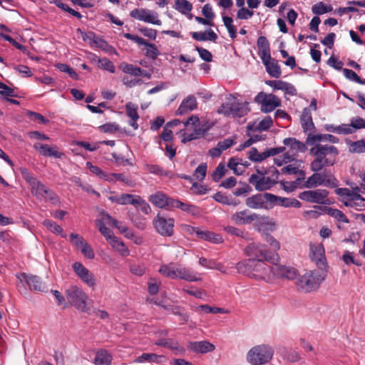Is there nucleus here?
<instances>
[{"label": "nucleus", "instance_id": "nucleus-26", "mask_svg": "<svg viewBox=\"0 0 365 365\" xmlns=\"http://www.w3.org/2000/svg\"><path fill=\"white\" fill-rule=\"evenodd\" d=\"M262 61L265 66L267 72L271 77L278 78L281 76L282 71L277 60L269 56V58H264Z\"/></svg>", "mask_w": 365, "mask_h": 365}, {"label": "nucleus", "instance_id": "nucleus-23", "mask_svg": "<svg viewBox=\"0 0 365 365\" xmlns=\"http://www.w3.org/2000/svg\"><path fill=\"white\" fill-rule=\"evenodd\" d=\"M148 200L155 207L159 208L171 207L172 201L174 199L168 197L163 192H157L148 197Z\"/></svg>", "mask_w": 365, "mask_h": 365}, {"label": "nucleus", "instance_id": "nucleus-4", "mask_svg": "<svg viewBox=\"0 0 365 365\" xmlns=\"http://www.w3.org/2000/svg\"><path fill=\"white\" fill-rule=\"evenodd\" d=\"M245 255L247 259L252 260H267L272 264L279 261V257L277 253H272L267 249V246L257 242L249 243L244 250Z\"/></svg>", "mask_w": 365, "mask_h": 365}, {"label": "nucleus", "instance_id": "nucleus-45", "mask_svg": "<svg viewBox=\"0 0 365 365\" xmlns=\"http://www.w3.org/2000/svg\"><path fill=\"white\" fill-rule=\"evenodd\" d=\"M321 173L324 186L333 188L338 187L339 181L330 171L324 170Z\"/></svg>", "mask_w": 365, "mask_h": 365}, {"label": "nucleus", "instance_id": "nucleus-40", "mask_svg": "<svg viewBox=\"0 0 365 365\" xmlns=\"http://www.w3.org/2000/svg\"><path fill=\"white\" fill-rule=\"evenodd\" d=\"M93 46L98 47L101 48L102 51L107 52L110 54H118L117 51L113 46L108 44V43L103 38L97 36L93 41Z\"/></svg>", "mask_w": 365, "mask_h": 365}, {"label": "nucleus", "instance_id": "nucleus-11", "mask_svg": "<svg viewBox=\"0 0 365 365\" xmlns=\"http://www.w3.org/2000/svg\"><path fill=\"white\" fill-rule=\"evenodd\" d=\"M274 198L275 195L272 193H259L247 197L245 204L252 209H267L269 207L268 204L272 205V199Z\"/></svg>", "mask_w": 365, "mask_h": 365}, {"label": "nucleus", "instance_id": "nucleus-55", "mask_svg": "<svg viewBox=\"0 0 365 365\" xmlns=\"http://www.w3.org/2000/svg\"><path fill=\"white\" fill-rule=\"evenodd\" d=\"M103 220L106 221L107 222H111L112 225L114 227H117L121 233H125L128 230V228L127 226L122 225V224L119 225L118 221L117 220L113 218L108 214H104L103 215Z\"/></svg>", "mask_w": 365, "mask_h": 365}, {"label": "nucleus", "instance_id": "nucleus-12", "mask_svg": "<svg viewBox=\"0 0 365 365\" xmlns=\"http://www.w3.org/2000/svg\"><path fill=\"white\" fill-rule=\"evenodd\" d=\"M255 102L261 104L264 113H269L281 105L279 98L273 94L259 92L255 98Z\"/></svg>", "mask_w": 365, "mask_h": 365}, {"label": "nucleus", "instance_id": "nucleus-42", "mask_svg": "<svg viewBox=\"0 0 365 365\" xmlns=\"http://www.w3.org/2000/svg\"><path fill=\"white\" fill-rule=\"evenodd\" d=\"M282 173L287 175H297V181H302L305 179V172L302 170H299L297 167L292 165H288L282 168Z\"/></svg>", "mask_w": 365, "mask_h": 365}, {"label": "nucleus", "instance_id": "nucleus-52", "mask_svg": "<svg viewBox=\"0 0 365 365\" xmlns=\"http://www.w3.org/2000/svg\"><path fill=\"white\" fill-rule=\"evenodd\" d=\"M98 66L100 68L108 71L111 73H113L115 71L114 64L107 58H98Z\"/></svg>", "mask_w": 365, "mask_h": 365}, {"label": "nucleus", "instance_id": "nucleus-2", "mask_svg": "<svg viewBox=\"0 0 365 365\" xmlns=\"http://www.w3.org/2000/svg\"><path fill=\"white\" fill-rule=\"evenodd\" d=\"M310 154L314 159L310 163V169L319 172L324 168L333 166L336 162L339 150L330 145H315L310 149Z\"/></svg>", "mask_w": 365, "mask_h": 365}, {"label": "nucleus", "instance_id": "nucleus-13", "mask_svg": "<svg viewBox=\"0 0 365 365\" xmlns=\"http://www.w3.org/2000/svg\"><path fill=\"white\" fill-rule=\"evenodd\" d=\"M334 192L337 195L341 197V201L346 207H356L359 205V203L355 202L354 201H365V198L360 194L353 192V191L349 188H336Z\"/></svg>", "mask_w": 365, "mask_h": 365}, {"label": "nucleus", "instance_id": "nucleus-3", "mask_svg": "<svg viewBox=\"0 0 365 365\" xmlns=\"http://www.w3.org/2000/svg\"><path fill=\"white\" fill-rule=\"evenodd\" d=\"M159 272L163 276L173 279H180L190 282L201 280V278L197 276L196 272L181 265L177 266L174 263L161 265Z\"/></svg>", "mask_w": 365, "mask_h": 365}, {"label": "nucleus", "instance_id": "nucleus-1", "mask_svg": "<svg viewBox=\"0 0 365 365\" xmlns=\"http://www.w3.org/2000/svg\"><path fill=\"white\" fill-rule=\"evenodd\" d=\"M265 262L267 261L244 259L237 262L235 267L240 274L268 282L272 280L273 268Z\"/></svg>", "mask_w": 365, "mask_h": 365}, {"label": "nucleus", "instance_id": "nucleus-5", "mask_svg": "<svg viewBox=\"0 0 365 365\" xmlns=\"http://www.w3.org/2000/svg\"><path fill=\"white\" fill-rule=\"evenodd\" d=\"M274 352V349L268 344L257 345L248 351L246 359L251 365H264L272 360Z\"/></svg>", "mask_w": 365, "mask_h": 365}, {"label": "nucleus", "instance_id": "nucleus-48", "mask_svg": "<svg viewBox=\"0 0 365 365\" xmlns=\"http://www.w3.org/2000/svg\"><path fill=\"white\" fill-rule=\"evenodd\" d=\"M110 245L115 248L118 252L123 256H128L129 255V250L125 247V244L120 241L118 237H113L110 240Z\"/></svg>", "mask_w": 365, "mask_h": 365}, {"label": "nucleus", "instance_id": "nucleus-53", "mask_svg": "<svg viewBox=\"0 0 365 365\" xmlns=\"http://www.w3.org/2000/svg\"><path fill=\"white\" fill-rule=\"evenodd\" d=\"M247 155L248 158L254 162H262L266 159L265 151L259 153L255 148H252L248 151Z\"/></svg>", "mask_w": 365, "mask_h": 365}, {"label": "nucleus", "instance_id": "nucleus-6", "mask_svg": "<svg viewBox=\"0 0 365 365\" xmlns=\"http://www.w3.org/2000/svg\"><path fill=\"white\" fill-rule=\"evenodd\" d=\"M25 180L31 186V192L38 200H50L53 204L59 202L58 197L51 190L48 188L43 183L40 182L36 178L28 175Z\"/></svg>", "mask_w": 365, "mask_h": 365}, {"label": "nucleus", "instance_id": "nucleus-7", "mask_svg": "<svg viewBox=\"0 0 365 365\" xmlns=\"http://www.w3.org/2000/svg\"><path fill=\"white\" fill-rule=\"evenodd\" d=\"M324 279L325 274L323 272L309 271L297 279V286L302 291L310 292L317 289Z\"/></svg>", "mask_w": 365, "mask_h": 365}, {"label": "nucleus", "instance_id": "nucleus-51", "mask_svg": "<svg viewBox=\"0 0 365 365\" xmlns=\"http://www.w3.org/2000/svg\"><path fill=\"white\" fill-rule=\"evenodd\" d=\"M175 9L183 14H187L192 9V5L187 0H175Z\"/></svg>", "mask_w": 365, "mask_h": 365}, {"label": "nucleus", "instance_id": "nucleus-9", "mask_svg": "<svg viewBox=\"0 0 365 365\" xmlns=\"http://www.w3.org/2000/svg\"><path fill=\"white\" fill-rule=\"evenodd\" d=\"M270 176H259L252 174L250 176L248 182L255 186V190L258 191H264L269 190L277 183L279 172L274 167L270 168Z\"/></svg>", "mask_w": 365, "mask_h": 365}, {"label": "nucleus", "instance_id": "nucleus-36", "mask_svg": "<svg viewBox=\"0 0 365 365\" xmlns=\"http://www.w3.org/2000/svg\"><path fill=\"white\" fill-rule=\"evenodd\" d=\"M324 128L328 132L336 133L337 134L347 135L354 132V130L350 128L348 124H341L340 125L326 124Z\"/></svg>", "mask_w": 365, "mask_h": 365}, {"label": "nucleus", "instance_id": "nucleus-21", "mask_svg": "<svg viewBox=\"0 0 365 365\" xmlns=\"http://www.w3.org/2000/svg\"><path fill=\"white\" fill-rule=\"evenodd\" d=\"M272 267L273 268L272 279H274V277H285L289 279H293L296 278L297 275V270L293 267L279 265L277 264L276 262Z\"/></svg>", "mask_w": 365, "mask_h": 365}, {"label": "nucleus", "instance_id": "nucleus-20", "mask_svg": "<svg viewBox=\"0 0 365 365\" xmlns=\"http://www.w3.org/2000/svg\"><path fill=\"white\" fill-rule=\"evenodd\" d=\"M311 259L315 262L318 267H323L326 264L325 251L324 247L320 245L310 244Z\"/></svg>", "mask_w": 365, "mask_h": 365}, {"label": "nucleus", "instance_id": "nucleus-47", "mask_svg": "<svg viewBox=\"0 0 365 365\" xmlns=\"http://www.w3.org/2000/svg\"><path fill=\"white\" fill-rule=\"evenodd\" d=\"M106 176L105 180L108 182H116L121 181L126 185H131L132 180L124 175L123 173H106Z\"/></svg>", "mask_w": 365, "mask_h": 365}, {"label": "nucleus", "instance_id": "nucleus-16", "mask_svg": "<svg viewBox=\"0 0 365 365\" xmlns=\"http://www.w3.org/2000/svg\"><path fill=\"white\" fill-rule=\"evenodd\" d=\"M283 143L289 147L291 155L289 153L284 154V161L287 163L294 159V156L299 152L302 153L307 150V146L304 143L300 142L294 138H287L283 140Z\"/></svg>", "mask_w": 365, "mask_h": 365}, {"label": "nucleus", "instance_id": "nucleus-62", "mask_svg": "<svg viewBox=\"0 0 365 365\" xmlns=\"http://www.w3.org/2000/svg\"><path fill=\"white\" fill-rule=\"evenodd\" d=\"M138 195L123 193L120 195V205H134L136 203V198Z\"/></svg>", "mask_w": 365, "mask_h": 365}, {"label": "nucleus", "instance_id": "nucleus-14", "mask_svg": "<svg viewBox=\"0 0 365 365\" xmlns=\"http://www.w3.org/2000/svg\"><path fill=\"white\" fill-rule=\"evenodd\" d=\"M130 16L139 21L155 25H161L162 24L161 21L158 19L157 12L146 9H135L130 11Z\"/></svg>", "mask_w": 365, "mask_h": 365}, {"label": "nucleus", "instance_id": "nucleus-50", "mask_svg": "<svg viewBox=\"0 0 365 365\" xmlns=\"http://www.w3.org/2000/svg\"><path fill=\"white\" fill-rule=\"evenodd\" d=\"M155 344L160 346L168 347L172 350H177L182 353L184 349L178 346V343L173 341L172 339H161L155 342Z\"/></svg>", "mask_w": 365, "mask_h": 365}, {"label": "nucleus", "instance_id": "nucleus-64", "mask_svg": "<svg viewBox=\"0 0 365 365\" xmlns=\"http://www.w3.org/2000/svg\"><path fill=\"white\" fill-rule=\"evenodd\" d=\"M349 150L352 153H364L365 152V141L364 140L352 142L350 145Z\"/></svg>", "mask_w": 365, "mask_h": 365}, {"label": "nucleus", "instance_id": "nucleus-32", "mask_svg": "<svg viewBox=\"0 0 365 365\" xmlns=\"http://www.w3.org/2000/svg\"><path fill=\"white\" fill-rule=\"evenodd\" d=\"M279 205L284 207H300L301 202L294 198L282 197L275 195L274 199H272V205Z\"/></svg>", "mask_w": 365, "mask_h": 365}, {"label": "nucleus", "instance_id": "nucleus-17", "mask_svg": "<svg viewBox=\"0 0 365 365\" xmlns=\"http://www.w3.org/2000/svg\"><path fill=\"white\" fill-rule=\"evenodd\" d=\"M16 276L21 283H26L31 290L44 292L46 288L45 284L38 276L28 275L24 272L19 273Z\"/></svg>", "mask_w": 365, "mask_h": 365}, {"label": "nucleus", "instance_id": "nucleus-43", "mask_svg": "<svg viewBox=\"0 0 365 365\" xmlns=\"http://www.w3.org/2000/svg\"><path fill=\"white\" fill-rule=\"evenodd\" d=\"M232 117H242L249 111L246 103L233 102L232 103Z\"/></svg>", "mask_w": 365, "mask_h": 365}, {"label": "nucleus", "instance_id": "nucleus-59", "mask_svg": "<svg viewBox=\"0 0 365 365\" xmlns=\"http://www.w3.org/2000/svg\"><path fill=\"white\" fill-rule=\"evenodd\" d=\"M227 169L223 163H220L212 174V180L218 182L226 173Z\"/></svg>", "mask_w": 365, "mask_h": 365}, {"label": "nucleus", "instance_id": "nucleus-18", "mask_svg": "<svg viewBox=\"0 0 365 365\" xmlns=\"http://www.w3.org/2000/svg\"><path fill=\"white\" fill-rule=\"evenodd\" d=\"M123 36L125 38L131 40L138 45L145 46L146 47L145 55L148 57L155 60L160 54L159 50L155 44L147 42L144 38L140 36H135L129 33H125L123 34Z\"/></svg>", "mask_w": 365, "mask_h": 365}, {"label": "nucleus", "instance_id": "nucleus-37", "mask_svg": "<svg viewBox=\"0 0 365 365\" xmlns=\"http://www.w3.org/2000/svg\"><path fill=\"white\" fill-rule=\"evenodd\" d=\"M197 236L200 239L209 241L211 242H214L216 244L220 243L222 242V237L218 235L215 234L212 232L208 231V230H199L197 232Z\"/></svg>", "mask_w": 365, "mask_h": 365}, {"label": "nucleus", "instance_id": "nucleus-31", "mask_svg": "<svg viewBox=\"0 0 365 365\" xmlns=\"http://www.w3.org/2000/svg\"><path fill=\"white\" fill-rule=\"evenodd\" d=\"M165 359L163 355H158L154 353H143L140 356L137 357L134 362L135 363H155L159 364L163 362Z\"/></svg>", "mask_w": 365, "mask_h": 365}, {"label": "nucleus", "instance_id": "nucleus-46", "mask_svg": "<svg viewBox=\"0 0 365 365\" xmlns=\"http://www.w3.org/2000/svg\"><path fill=\"white\" fill-rule=\"evenodd\" d=\"M213 198L217 202L228 205L237 206L240 203V200L225 195L220 192H218L216 194H215Z\"/></svg>", "mask_w": 365, "mask_h": 365}, {"label": "nucleus", "instance_id": "nucleus-24", "mask_svg": "<svg viewBox=\"0 0 365 365\" xmlns=\"http://www.w3.org/2000/svg\"><path fill=\"white\" fill-rule=\"evenodd\" d=\"M34 148L37 150L41 155L46 157H53L55 158H61L64 155L63 153L57 150L56 146H49L46 144L36 143L34 145Z\"/></svg>", "mask_w": 365, "mask_h": 365}, {"label": "nucleus", "instance_id": "nucleus-35", "mask_svg": "<svg viewBox=\"0 0 365 365\" xmlns=\"http://www.w3.org/2000/svg\"><path fill=\"white\" fill-rule=\"evenodd\" d=\"M125 108L126 114L130 118L129 124L133 128V129L137 130L138 128L137 120L139 118V115L137 111L138 107L131 103H128L125 105Z\"/></svg>", "mask_w": 365, "mask_h": 365}, {"label": "nucleus", "instance_id": "nucleus-8", "mask_svg": "<svg viewBox=\"0 0 365 365\" xmlns=\"http://www.w3.org/2000/svg\"><path fill=\"white\" fill-rule=\"evenodd\" d=\"M68 302L78 310L88 312L90 309V299L88 295L80 287L73 285L66 290Z\"/></svg>", "mask_w": 365, "mask_h": 365}, {"label": "nucleus", "instance_id": "nucleus-61", "mask_svg": "<svg viewBox=\"0 0 365 365\" xmlns=\"http://www.w3.org/2000/svg\"><path fill=\"white\" fill-rule=\"evenodd\" d=\"M0 95L5 97H16L17 94L15 90L12 88L9 87L2 82H0Z\"/></svg>", "mask_w": 365, "mask_h": 365}, {"label": "nucleus", "instance_id": "nucleus-22", "mask_svg": "<svg viewBox=\"0 0 365 365\" xmlns=\"http://www.w3.org/2000/svg\"><path fill=\"white\" fill-rule=\"evenodd\" d=\"M328 141L331 143H338L339 140L337 137L331 134H312L309 133L306 140V144L313 145L320 144V142Z\"/></svg>", "mask_w": 365, "mask_h": 365}, {"label": "nucleus", "instance_id": "nucleus-54", "mask_svg": "<svg viewBox=\"0 0 365 365\" xmlns=\"http://www.w3.org/2000/svg\"><path fill=\"white\" fill-rule=\"evenodd\" d=\"M264 240L270 247L269 251L272 253H277V251L280 249V243L279 241L269 234H266Z\"/></svg>", "mask_w": 365, "mask_h": 365}, {"label": "nucleus", "instance_id": "nucleus-27", "mask_svg": "<svg viewBox=\"0 0 365 365\" xmlns=\"http://www.w3.org/2000/svg\"><path fill=\"white\" fill-rule=\"evenodd\" d=\"M258 218V215L255 213L248 214V210L237 212L232 215V220L237 225L249 224Z\"/></svg>", "mask_w": 365, "mask_h": 365}, {"label": "nucleus", "instance_id": "nucleus-25", "mask_svg": "<svg viewBox=\"0 0 365 365\" xmlns=\"http://www.w3.org/2000/svg\"><path fill=\"white\" fill-rule=\"evenodd\" d=\"M266 84L273 88L274 90H282L284 91L286 94L290 96L297 95V89L295 87L285 81H267Z\"/></svg>", "mask_w": 365, "mask_h": 365}, {"label": "nucleus", "instance_id": "nucleus-39", "mask_svg": "<svg viewBox=\"0 0 365 365\" xmlns=\"http://www.w3.org/2000/svg\"><path fill=\"white\" fill-rule=\"evenodd\" d=\"M111 361L112 356L105 349L98 351L94 359L96 365H110Z\"/></svg>", "mask_w": 365, "mask_h": 365}, {"label": "nucleus", "instance_id": "nucleus-44", "mask_svg": "<svg viewBox=\"0 0 365 365\" xmlns=\"http://www.w3.org/2000/svg\"><path fill=\"white\" fill-rule=\"evenodd\" d=\"M326 213L327 215H329L330 217L336 219L339 222H343V223H349V220L344 215V213L338 209L333 208V207H327Z\"/></svg>", "mask_w": 365, "mask_h": 365}, {"label": "nucleus", "instance_id": "nucleus-30", "mask_svg": "<svg viewBox=\"0 0 365 365\" xmlns=\"http://www.w3.org/2000/svg\"><path fill=\"white\" fill-rule=\"evenodd\" d=\"M257 45L259 50L258 53L262 61L271 56L269 43L265 36H259L257 38Z\"/></svg>", "mask_w": 365, "mask_h": 365}, {"label": "nucleus", "instance_id": "nucleus-58", "mask_svg": "<svg viewBox=\"0 0 365 365\" xmlns=\"http://www.w3.org/2000/svg\"><path fill=\"white\" fill-rule=\"evenodd\" d=\"M343 73L347 79L354 81L359 84H365V80L361 79L354 71L351 69L344 68Z\"/></svg>", "mask_w": 365, "mask_h": 365}, {"label": "nucleus", "instance_id": "nucleus-56", "mask_svg": "<svg viewBox=\"0 0 365 365\" xmlns=\"http://www.w3.org/2000/svg\"><path fill=\"white\" fill-rule=\"evenodd\" d=\"M331 10H332L331 6H327L322 1L317 3L312 8V12L317 15H322V14H326L329 11H331Z\"/></svg>", "mask_w": 365, "mask_h": 365}, {"label": "nucleus", "instance_id": "nucleus-28", "mask_svg": "<svg viewBox=\"0 0 365 365\" xmlns=\"http://www.w3.org/2000/svg\"><path fill=\"white\" fill-rule=\"evenodd\" d=\"M188 349L196 353H207L215 350V346L207 341L190 342Z\"/></svg>", "mask_w": 365, "mask_h": 365}, {"label": "nucleus", "instance_id": "nucleus-10", "mask_svg": "<svg viewBox=\"0 0 365 365\" xmlns=\"http://www.w3.org/2000/svg\"><path fill=\"white\" fill-rule=\"evenodd\" d=\"M156 232L163 237H171L174 234L175 220L158 213L153 220Z\"/></svg>", "mask_w": 365, "mask_h": 365}, {"label": "nucleus", "instance_id": "nucleus-33", "mask_svg": "<svg viewBox=\"0 0 365 365\" xmlns=\"http://www.w3.org/2000/svg\"><path fill=\"white\" fill-rule=\"evenodd\" d=\"M190 35L197 41H210L215 42L217 39V35L211 29H209L204 32H191Z\"/></svg>", "mask_w": 365, "mask_h": 365}, {"label": "nucleus", "instance_id": "nucleus-41", "mask_svg": "<svg viewBox=\"0 0 365 365\" xmlns=\"http://www.w3.org/2000/svg\"><path fill=\"white\" fill-rule=\"evenodd\" d=\"M171 207L179 208L182 211L192 215H196L198 213L197 207L196 206L182 202L178 200L174 199V201H172Z\"/></svg>", "mask_w": 365, "mask_h": 365}, {"label": "nucleus", "instance_id": "nucleus-19", "mask_svg": "<svg viewBox=\"0 0 365 365\" xmlns=\"http://www.w3.org/2000/svg\"><path fill=\"white\" fill-rule=\"evenodd\" d=\"M73 268L76 274L89 287H94L96 286V278L86 267L81 262H75Z\"/></svg>", "mask_w": 365, "mask_h": 365}, {"label": "nucleus", "instance_id": "nucleus-60", "mask_svg": "<svg viewBox=\"0 0 365 365\" xmlns=\"http://www.w3.org/2000/svg\"><path fill=\"white\" fill-rule=\"evenodd\" d=\"M43 225L46 227L49 230H51L52 232L58 235H62L63 233V229L62 227L57 225L55 222L51 221L50 220H45L43 222Z\"/></svg>", "mask_w": 365, "mask_h": 365}, {"label": "nucleus", "instance_id": "nucleus-49", "mask_svg": "<svg viewBox=\"0 0 365 365\" xmlns=\"http://www.w3.org/2000/svg\"><path fill=\"white\" fill-rule=\"evenodd\" d=\"M120 68L125 73L130 74L134 76H140L141 69L140 67L135 66L133 64L128 63H123L120 66Z\"/></svg>", "mask_w": 365, "mask_h": 365}, {"label": "nucleus", "instance_id": "nucleus-34", "mask_svg": "<svg viewBox=\"0 0 365 365\" xmlns=\"http://www.w3.org/2000/svg\"><path fill=\"white\" fill-rule=\"evenodd\" d=\"M300 120L304 132L307 133L314 128L312 113L309 108H306L303 110Z\"/></svg>", "mask_w": 365, "mask_h": 365}, {"label": "nucleus", "instance_id": "nucleus-15", "mask_svg": "<svg viewBox=\"0 0 365 365\" xmlns=\"http://www.w3.org/2000/svg\"><path fill=\"white\" fill-rule=\"evenodd\" d=\"M328 195L329 192L327 190L318 189L302 192L299 198L310 203L324 204Z\"/></svg>", "mask_w": 365, "mask_h": 365}, {"label": "nucleus", "instance_id": "nucleus-38", "mask_svg": "<svg viewBox=\"0 0 365 365\" xmlns=\"http://www.w3.org/2000/svg\"><path fill=\"white\" fill-rule=\"evenodd\" d=\"M319 185H324L322 173L314 172L307 180L304 182L303 187L307 188H314Z\"/></svg>", "mask_w": 365, "mask_h": 365}, {"label": "nucleus", "instance_id": "nucleus-63", "mask_svg": "<svg viewBox=\"0 0 365 365\" xmlns=\"http://www.w3.org/2000/svg\"><path fill=\"white\" fill-rule=\"evenodd\" d=\"M96 225L99 228L101 233L106 238L107 240H110L114 236L112 235V231L108 228L104 223L101 220H96Z\"/></svg>", "mask_w": 365, "mask_h": 365}, {"label": "nucleus", "instance_id": "nucleus-29", "mask_svg": "<svg viewBox=\"0 0 365 365\" xmlns=\"http://www.w3.org/2000/svg\"><path fill=\"white\" fill-rule=\"evenodd\" d=\"M197 107V100L193 96H189L185 98L179 108H178L176 113L178 115H182L190 111L193 110Z\"/></svg>", "mask_w": 365, "mask_h": 365}, {"label": "nucleus", "instance_id": "nucleus-57", "mask_svg": "<svg viewBox=\"0 0 365 365\" xmlns=\"http://www.w3.org/2000/svg\"><path fill=\"white\" fill-rule=\"evenodd\" d=\"M136 203L133 206L136 208H139L142 212L145 215H148L151 212V208L148 202L145 200L141 198L140 196H138L136 198Z\"/></svg>", "mask_w": 365, "mask_h": 365}]
</instances>
